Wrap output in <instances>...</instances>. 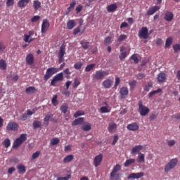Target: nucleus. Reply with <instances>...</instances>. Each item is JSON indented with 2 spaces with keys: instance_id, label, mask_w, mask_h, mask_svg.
Masks as SVG:
<instances>
[{
  "instance_id": "obj_20",
  "label": "nucleus",
  "mask_w": 180,
  "mask_h": 180,
  "mask_svg": "<svg viewBox=\"0 0 180 180\" xmlns=\"http://www.w3.org/2000/svg\"><path fill=\"white\" fill-rule=\"evenodd\" d=\"M75 5H77V2L75 0H73L70 4V6L67 8L66 15H69L72 11H74V8H75Z\"/></svg>"
},
{
  "instance_id": "obj_37",
  "label": "nucleus",
  "mask_w": 180,
  "mask_h": 180,
  "mask_svg": "<svg viewBox=\"0 0 180 180\" xmlns=\"http://www.w3.org/2000/svg\"><path fill=\"white\" fill-rule=\"evenodd\" d=\"M96 66V64H95V63H91V64L88 65L85 68L86 72H89V71H92V70H94V68H95Z\"/></svg>"
},
{
  "instance_id": "obj_34",
  "label": "nucleus",
  "mask_w": 180,
  "mask_h": 180,
  "mask_svg": "<svg viewBox=\"0 0 180 180\" xmlns=\"http://www.w3.org/2000/svg\"><path fill=\"white\" fill-rule=\"evenodd\" d=\"M72 160H74V156L72 155H68L64 158L63 162L67 164V162H71V161H72Z\"/></svg>"
},
{
  "instance_id": "obj_6",
  "label": "nucleus",
  "mask_w": 180,
  "mask_h": 180,
  "mask_svg": "<svg viewBox=\"0 0 180 180\" xmlns=\"http://www.w3.org/2000/svg\"><path fill=\"white\" fill-rule=\"evenodd\" d=\"M64 80V73L60 72L55 75L51 82V86H56V82Z\"/></svg>"
},
{
  "instance_id": "obj_62",
  "label": "nucleus",
  "mask_w": 180,
  "mask_h": 180,
  "mask_svg": "<svg viewBox=\"0 0 180 180\" xmlns=\"http://www.w3.org/2000/svg\"><path fill=\"white\" fill-rule=\"evenodd\" d=\"M15 4V0H7L6 1V6H13Z\"/></svg>"
},
{
  "instance_id": "obj_50",
  "label": "nucleus",
  "mask_w": 180,
  "mask_h": 180,
  "mask_svg": "<svg viewBox=\"0 0 180 180\" xmlns=\"http://www.w3.org/2000/svg\"><path fill=\"white\" fill-rule=\"evenodd\" d=\"M82 65H84L82 62H77L74 65V68L75 70H81V68H82Z\"/></svg>"
},
{
  "instance_id": "obj_39",
  "label": "nucleus",
  "mask_w": 180,
  "mask_h": 180,
  "mask_svg": "<svg viewBox=\"0 0 180 180\" xmlns=\"http://www.w3.org/2000/svg\"><path fill=\"white\" fill-rule=\"evenodd\" d=\"M26 94H34L36 92V88L34 86H29L25 89Z\"/></svg>"
},
{
  "instance_id": "obj_4",
  "label": "nucleus",
  "mask_w": 180,
  "mask_h": 180,
  "mask_svg": "<svg viewBox=\"0 0 180 180\" xmlns=\"http://www.w3.org/2000/svg\"><path fill=\"white\" fill-rule=\"evenodd\" d=\"M139 112L141 116H147L148 113H150V108L143 105V101H139L138 103Z\"/></svg>"
},
{
  "instance_id": "obj_58",
  "label": "nucleus",
  "mask_w": 180,
  "mask_h": 180,
  "mask_svg": "<svg viewBox=\"0 0 180 180\" xmlns=\"http://www.w3.org/2000/svg\"><path fill=\"white\" fill-rule=\"evenodd\" d=\"M173 50L174 53H176V51H180V44H176L173 46Z\"/></svg>"
},
{
  "instance_id": "obj_7",
  "label": "nucleus",
  "mask_w": 180,
  "mask_h": 180,
  "mask_svg": "<svg viewBox=\"0 0 180 180\" xmlns=\"http://www.w3.org/2000/svg\"><path fill=\"white\" fill-rule=\"evenodd\" d=\"M64 56H65V46L64 44L61 45L60 47L58 57V63L61 64L64 61Z\"/></svg>"
},
{
  "instance_id": "obj_54",
  "label": "nucleus",
  "mask_w": 180,
  "mask_h": 180,
  "mask_svg": "<svg viewBox=\"0 0 180 180\" xmlns=\"http://www.w3.org/2000/svg\"><path fill=\"white\" fill-rule=\"evenodd\" d=\"M57 95H55L52 98V103L53 106H57L58 105V101L57 100Z\"/></svg>"
},
{
  "instance_id": "obj_21",
  "label": "nucleus",
  "mask_w": 180,
  "mask_h": 180,
  "mask_svg": "<svg viewBox=\"0 0 180 180\" xmlns=\"http://www.w3.org/2000/svg\"><path fill=\"white\" fill-rule=\"evenodd\" d=\"M112 80L109 79H107L105 80H104L103 82V86H104V88H105L106 89H109V88H111L112 87Z\"/></svg>"
},
{
  "instance_id": "obj_33",
  "label": "nucleus",
  "mask_w": 180,
  "mask_h": 180,
  "mask_svg": "<svg viewBox=\"0 0 180 180\" xmlns=\"http://www.w3.org/2000/svg\"><path fill=\"white\" fill-rule=\"evenodd\" d=\"M33 34H34V30L29 31L28 34H25L24 37H23L24 41H27V39H30V37H32V36H33Z\"/></svg>"
},
{
  "instance_id": "obj_35",
  "label": "nucleus",
  "mask_w": 180,
  "mask_h": 180,
  "mask_svg": "<svg viewBox=\"0 0 180 180\" xmlns=\"http://www.w3.org/2000/svg\"><path fill=\"white\" fill-rule=\"evenodd\" d=\"M80 44L84 50H88L89 48V41H81Z\"/></svg>"
},
{
  "instance_id": "obj_64",
  "label": "nucleus",
  "mask_w": 180,
  "mask_h": 180,
  "mask_svg": "<svg viewBox=\"0 0 180 180\" xmlns=\"http://www.w3.org/2000/svg\"><path fill=\"white\" fill-rule=\"evenodd\" d=\"M82 8H83L82 5L81 4L78 5L75 8L76 13H79V12L82 11Z\"/></svg>"
},
{
  "instance_id": "obj_51",
  "label": "nucleus",
  "mask_w": 180,
  "mask_h": 180,
  "mask_svg": "<svg viewBox=\"0 0 180 180\" xmlns=\"http://www.w3.org/2000/svg\"><path fill=\"white\" fill-rule=\"evenodd\" d=\"M171 44H172V38L169 37L166 39L165 47L168 49V47H171Z\"/></svg>"
},
{
  "instance_id": "obj_15",
  "label": "nucleus",
  "mask_w": 180,
  "mask_h": 180,
  "mask_svg": "<svg viewBox=\"0 0 180 180\" xmlns=\"http://www.w3.org/2000/svg\"><path fill=\"white\" fill-rule=\"evenodd\" d=\"M164 19L166 22H172L174 20V13L171 11H166Z\"/></svg>"
},
{
  "instance_id": "obj_61",
  "label": "nucleus",
  "mask_w": 180,
  "mask_h": 180,
  "mask_svg": "<svg viewBox=\"0 0 180 180\" xmlns=\"http://www.w3.org/2000/svg\"><path fill=\"white\" fill-rule=\"evenodd\" d=\"M38 20H40V17L39 15H34L32 19L31 22L32 23H34L36 22H38Z\"/></svg>"
},
{
  "instance_id": "obj_42",
  "label": "nucleus",
  "mask_w": 180,
  "mask_h": 180,
  "mask_svg": "<svg viewBox=\"0 0 180 180\" xmlns=\"http://www.w3.org/2000/svg\"><path fill=\"white\" fill-rule=\"evenodd\" d=\"M84 32H85V29H84L82 31H81V28L79 27H78L73 30V34L75 36L78 34V33H81V34H83Z\"/></svg>"
},
{
  "instance_id": "obj_17",
  "label": "nucleus",
  "mask_w": 180,
  "mask_h": 180,
  "mask_svg": "<svg viewBox=\"0 0 180 180\" xmlns=\"http://www.w3.org/2000/svg\"><path fill=\"white\" fill-rule=\"evenodd\" d=\"M122 99H124L129 95V89L127 87H122L120 90Z\"/></svg>"
},
{
  "instance_id": "obj_12",
  "label": "nucleus",
  "mask_w": 180,
  "mask_h": 180,
  "mask_svg": "<svg viewBox=\"0 0 180 180\" xmlns=\"http://www.w3.org/2000/svg\"><path fill=\"white\" fill-rule=\"evenodd\" d=\"M120 169H122V166L119 164L116 165L113 169L112 171L110 173V178H112V179H113V178H115V176H116V174H117V172H119L120 171Z\"/></svg>"
},
{
  "instance_id": "obj_47",
  "label": "nucleus",
  "mask_w": 180,
  "mask_h": 180,
  "mask_svg": "<svg viewBox=\"0 0 180 180\" xmlns=\"http://www.w3.org/2000/svg\"><path fill=\"white\" fill-rule=\"evenodd\" d=\"M127 39V35L126 34H120L117 38L118 43H122V41L126 40Z\"/></svg>"
},
{
  "instance_id": "obj_28",
  "label": "nucleus",
  "mask_w": 180,
  "mask_h": 180,
  "mask_svg": "<svg viewBox=\"0 0 180 180\" xmlns=\"http://www.w3.org/2000/svg\"><path fill=\"white\" fill-rule=\"evenodd\" d=\"M54 116V114L51 112H48L47 115H45V117L44 118V122L46 123V126H49V122H50V119Z\"/></svg>"
},
{
  "instance_id": "obj_32",
  "label": "nucleus",
  "mask_w": 180,
  "mask_h": 180,
  "mask_svg": "<svg viewBox=\"0 0 180 180\" xmlns=\"http://www.w3.org/2000/svg\"><path fill=\"white\" fill-rule=\"evenodd\" d=\"M166 75L164 72L159 73L158 75V82H164L165 81Z\"/></svg>"
},
{
  "instance_id": "obj_46",
  "label": "nucleus",
  "mask_w": 180,
  "mask_h": 180,
  "mask_svg": "<svg viewBox=\"0 0 180 180\" xmlns=\"http://www.w3.org/2000/svg\"><path fill=\"white\" fill-rule=\"evenodd\" d=\"M151 88H153V82H148V84L145 86L143 90L145 92H148Z\"/></svg>"
},
{
  "instance_id": "obj_9",
  "label": "nucleus",
  "mask_w": 180,
  "mask_h": 180,
  "mask_svg": "<svg viewBox=\"0 0 180 180\" xmlns=\"http://www.w3.org/2000/svg\"><path fill=\"white\" fill-rule=\"evenodd\" d=\"M18 129L19 124L15 122H11L6 126L7 131H18Z\"/></svg>"
},
{
  "instance_id": "obj_56",
  "label": "nucleus",
  "mask_w": 180,
  "mask_h": 180,
  "mask_svg": "<svg viewBox=\"0 0 180 180\" xmlns=\"http://www.w3.org/2000/svg\"><path fill=\"white\" fill-rule=\"evenodd\" d=\"M71 178V174H67L66 176L63 177V176H59L57 178V180H69Z\"/></svg>"
},
{
  "instance_id": "obj_25",
  "label": "nucleus",
  "mask_w": 180,
  "mask_h": 180,
  "mask_svg": "<svg viewBox=\"0 0 180 180\" xmlns=\"http://www.w3.org/2000/svg\"><path fill=\"white\" fill-rule=\"evenodd\" d=\"M116 9H117V4H116V3L107 6V11L109 12V13L115 12Z\"/></svg>"
},
{
  "instance_id": "obj_60",
  "label": "nucleus",
  "mask_w": 180,
  "mask_h": 180,
  "mask_svg": "<svg viewBox=\"0 0 180 180\" xmlns=\"http://www.w3.org/2000/svg\"><path fill=\"white\" fill-rule=\"evenodd\" d=\"M85 115V112L82 111H77L74 114V117H79V116H84Z\"/></svg>"
},
{
  "instance_id": "obj_49",
  "label": "nucleus",
  "mask_w": 180,
  "mask_h": 180,
  "mask_svg": "<svg viewBox=\"0 0 180 180\" xmlns=\"http://www.w3.org/2000/svg\"><path fill=\"white\" fill-rule=\"evenodd\" d=\"M81 82L78 79V78L74 79V82L72 84V88H78V86L80 85Z\"/></svg>"
},
{
  "instance_id": "obj_48",
  "label": "nucleus",
  "mask_w": 180,
  "mask_h": 180,
  "mask_svg": "<svg viewBox=\"0 0 180 180\" xmlns=\"http://www.w3.org/2000/svg\"><path fill=\"white\" fill-rule=\"evenodd\" d=\"M3 144L6 148H9V147H11V139H6L3 142Z\"/></svg>"
},
{
  "instance_id": "obj_1",
  "label": "nucleus",
  "mask_w": 180,
  "mask_h": 180,
  "mask_svg": "<svg viewBox=\"0 0 180 180\" xmlns=\"http://www.w3.org/2000/svg\"><path fill=\"white\" fill-rule=\"evenodd\" d=\"M27 140V134H22L20 135V137L17 138L13 143V148H18V147H20V145L22 143H25Z\"/></svg>"
},
{
  "instance_id": "obj_16",
  "label": "nucleus",
  "mask_w": 180,
  "mask_h": 180,
  "mask_svg": "<svg viewBox=\"0 0 180 180\" xmlns=\"http://www.w3.org/2000/svg\"><path fill=\"white\" fill-rule=\"evenodd\" d=\"M160 7L158 6H154L148 9L147 11L148 16H151V15H154L157 11H160Z\"/></svg>"
},
{
  "instance_id": "obj_40",
  "label": "nucleus",
  "mask_w": 180,
  "mask_h": 180,
  "mask_svg": "<svg viewBox=\"0 0 180 180\" xmlns=\"http://www.w3.org/2000/svg\"><path fill=\"white\" fill-rule=\"evenodd\" d=\"M134 162H136V159H129L126 160L124 165V167H129V165H131V164H134Z\"/></svg>"
},
{
  "instance_id": "obj_10",
  "label": "nucleus",
  "mask_w": 180,
  "mask_h": 180,
  "mask_svg": "<svg viewBox=\"0 0 180 180\" xmlns=\"http://www.w3.org/2000/svg\"><path fill=\"white\" fill-rule=\"evenodd\" d=\"M103 160V155L99 154L98 155H96L94 158V167H99L101 164L102 163V160Z\"/></svg>"
},
{
  "instance_id": "obj_44",
  "label": "nucleus",
  "mask_w": 180,
  "mask_h": 180,
  "mask_svg": "<svg viewBox=\"0 0 180 180\" xmlns=\"http://www.w3.org/2000/svg\"><path fill=\"white\" fill-rule=\"evenodd\" d=\"M58 143H60V139L54 138V139H51L50 144H51V146H57V144H58Z\"/></svg>"
},
{
  "instance_id": "obj_22",
  "label": "nucleus",
  "mask_w": 180,
  "mask_h": 180,
  "mask_svg": "<svg viewBox=\"0 0 180 180\" xmlns=\"http://www.w3.org/2000/svg\"><path fill=\"white\" fill-rule=\"evenodd\" d=\"M75 26H77V22H75L74 20H70L67 22V29H68V30L74 29Z\"/></svg>"
},
{
  "instance_id": "obj_11",
  "label": "nucleus",
  "mask_w": 180,
  "mask_h": 180,
  "mask_svg": "<svg viewBox=\"0 0 180 180\" xmlns=\"http://www.w3.org/2000/svg\"><path fill=\"white\" fill-rule=\"evenodd\" d=\"M49 27H50V23L47 19L43 20L42 25H41V33H46L47 30H49Z\"/></svg>"
},
{
  "instance_id": "obj_36",
  "label": "nucleus",
  "mask_w": 180,
  "mask_h": 180,
  "mask_svg": "<svg viewBox=\"0 0 180 180\" xmlns=\"http://www.w3.org/2000/svg\"><path fill=\"white\" fill-rule=\"evenodd\" d=\"M82 129V130H84V131H89V130L92 129V127H91V124L89 122H85Z\"/></svg>"
},
{
  "instance_id": "obj_23",
  "label": "nucleus",
  "mask_w": 180,
  "mask_h": 180,
  "mask_svg": "<svg viewBox=\"0 0 180 180\" xmlns=\"http://www.w3.org/2000/svg\"><path fill=\"white\" fill-rule=\"evenodd\" d=\"M17 169L18 170V174H23L26 172V167L23 164L17 165Z\"/></svg>"
},
{
  "instance_id": "obj_31",
  "label": "nucleus",
  "mask_w": 180,
  "mask_h": 180,
  "mask_svg": "<svg viewBox=\"0 0 180 180\" xmlns=\"http://www.w3.org/2000/svg\"><path fill=\"white\" fill-rule=\"evenodd\" d=\"M116 129H117V124H116V123L111 122V123L109 124V125H108V131L110 133H112V131H113V130H116Z\"/></svg>"
},
{
  "instance_id": "obj_29",
  "label": "nucleus",
  "mask_w": 180,
  "mask_h": 180,
  "mask_svg": "<svg viewBox=\"0 0 180 180\" xmlns=\"http://www.w3.org/2000/svg\"><path fill=\"white\" fill-rule=\"evenodd\" d=\"M27 4H29V0H20L18 3V6L22 8H25Z\"/></svg>"
},
{
  "instance_id": "obj_27",
  "label": "nucleus",
  "mask_w": 180,
  "mask_h": 180,
  "mask_svg": "<svg viewBox=\"0 0 180 180\" xmlns=\"http://www.w3.org/2000/svg\"><path fill=\"white\" fill-rule=\"evenodd\" d=\"M33 6L34 11H39V9H40V8L41 7V2H40V1L39 0H34L33 1Z\"/></svg>"
},
{
  "instance_id": "obj_3",
  "label": "nucleus",
  "mask_w": 180,
  "mask_h": 180,
  "mask_svg": "<svg viewBox=\"0 0 180 180\" xmlns=\"http://www.w3.org/2000/svg\"><path fill=\"white\" fill-rule=\"evenodd\" d=\"M60 70L57 68H49L46 70V74L44 76V80L48 81V79H50L54 75V74H56V72H58Z\"/></svg>"
},
{
  "instance_id": "obj_53",
  "label": "nucleus",
  "mask_w": 180,
  "mask_h": 180,
  "mask_svg": "<svg viewBox=\"0 0 180 180\" xmlns=\"http://www.w3.org/2000/svg\"><path fill=\"white\" fill-rule=\"evenodd\" d=\"M131 60H133L135 64H139V57L137 56V54H133L131 56Z\"/></svg>"
},
{
  "instance_id": "obj_45",
  "label": "nucleus",
  "mask_w": 180,
  "mask_h": 180,
  "mask_svg": "<svg viewBox=\"0 0 180 180\" xmlns=\"http://www.w3.org/2000/svg\"><path fill=\"white\" fill-rule=\"evenodd\" d=\"M63 74L65 75V78L67 79H70V75H71V71H70V68H66L63 70Z\"/></svg>"
},
{
  "instance_id": "obj_24",
  "label": "nucleus",
  "mask_w": 180,
  "mask_h": 180,
  "mask_svg": "<svg viewBox=\"0 0 180 180\" xmlns=\"http://www.w3.org/2000/svg\"><path fill=\"white\" fill-rule=\"evenodd\" d=\"M143 150V146L138 145L132 148L131 150V154H135L136 153H140Z\"/></svg>"
},
{
  "instance_id": "obj_26",
  "label": "nucleus",
  "mask_w": 180,
  "mask_h": 180,
  "mask_svg": "<svg viewBox=\"0 0 180 180\" xmlns=\"http://www.w3.org/2000/svg\"><path fill=\"white\" fill-rule=\"evenodd\" d=\"M84 117H79L72 122V126H78V124H82L84 123Z\"/></svg>"
},
{
  "instance_id": "obj_5",
  "label": "nucleus",
  "mask_w": 180,
  "mask_h": 180,
  "mask_svg": "<svg viewBox=\"0 0 180 180\" xmlns=\"http://www.w3.org/2000/svg\"><path fill=\"white\" fill-rule=\"evenodd\" d=\"M178 164V159L174 158L172 159L165 166V172H169L171 169H174Z\"/></svg>"
},
{
  "instance_id": "obj_8",
  "label": "nucleus",
  "mask_w": 180,
  "mask_h": 180,
  "mask_svg": "<svg viewBox=\"0 0 180 180\" xmlns=\"http://www.w3.org/2000/svg\"><path fill=\"white\" fill-rule=\"evenodd\" d=\"M148 28L147 27H143L139 31V37L141 39H148Z\"/></svg>"
},
{
  "instance_id": "obj_18",
  "label": "nucleus",
  "mask_w": 180,
  "mask_h": 180,
  "mask_svg": "<svg viewBox=\"0 0 180 180\" xmlns=\"http://www.w3.org/2000/svg\"><path fill=\"white\" fill-rule=\"evenodd\" d=\"M120 55L119 56L120 60H124L126 57H127V52L126 51V47L121 46L120 47Z\"/></svg>"
},
{
  "instance_id": "obj_63",
  "label": "nucleus",
  "mask_w": 180,
  "mask_h": 180,
  "mask_svg": "<svg viewBox=\"0 0 180 180\" xmlns=\"http://www.w3.org/2000/svg\"><path fill=\"white\" fill-rule=\"evenodd\" d=\"M105 44H110L112 43V38L110 37H107L104 40Z\"/></svg>"
},
{
  "instance_id": "obj_13",
  "label": "nucleus",
  "mask_w": 180,
  "mask_h": 180,
  "mask_svg": "<svg viewBox=\"0 0 180 180\" xmlns=\"http://www.w3.org/2000/svg\"><path fill=\"white\" fill-rule=\"evenodd\" d=\"M127 130H129V131H137V130H139L140 127H139V124H137V123L134 122L131 124H129L127 126Z\"/></svg>"
},
{
  "instance_id": "obj_38",
  "label": "nucleus",
  "mask_w": 180,
  "mask_h": 180,
  "mask_svg": "<svg viewBox=\"0 0 180 180\" xmlns=\"http://www.w3.org/2000/svg\"><path fill=\"white\" fill-rule=\"evenodd\" d=\"M33 129H40L41 127V122L40 121H34L32 123Z\"/></svg>"
},
{
  "instance_id": "obj_59",
  "label": "nucleus",
  "mask_w": 180,
  "mask_h": 180,
  "mask_svg": "<svg viewBox=\"0 0 180 180\" xmlns=\"http://www.w3.org/2000/svg\"><path fill=\"white\" fill-rule=\"evenodd\" d=\"M40 155V151H36L32 154V160H36V158H38V157Z\"/></svg>"
},
{
  "instance_id": "obj_43",
  "label": "nucleus",
  "mask_w": 180,
  "mask_h": 180,
  "mask_svg": "<svg viewBox=\"0 0 180 180\" xmlns=\"http://www.w3.org/2000/svg\"><path fill=\"white\" fill-rule=\"evenodd\" d=\"M138 162H144L145 161V156L144 154L139 153L137 158Z\"/></svg>"
},
{
  "instance_id": "obj_57",
  "label": "nucleus",
  "mask_w": 180,
  "mask_h": 180,
  "mask_svg": "<svg viewBox=\"0 0 180 180\" xmlns=\"http://www.w3.org/2000/svg\"><path fill=\"white\" fill-rule=\"evenodd\" d=\"M176 143V141L175 140H170L167 141V146L169 147H174L175 144Z\"/></svg>"
},
{
  "instance_id": "obj_19",
  "label": "nucleus",
  "mask_w": 180,
  "mask_h": 180,
  "mask_svg": "<svg viewBox=\"0 0 180 180\" xmlns=\"http://www.w3.org/2000/svg\"><path fill=\"white\" fill-rule=\"evenodd\" d=\"M26 63L28 65H32V64L34 63V57L33 56V54L30 53L27 56L26 58Z\"/></svg>"
},
{
  "instance_id": "obj_52",
  "label": "nucleus",
  "mask_w": 180,
  "mask_h": 180,
  "mask_svg": "<svg viewBox=\"0 0 180 180\" xmlns=\"http://www.w3.org/2000/svg\"><path fill=\"white\" fill-rule=\"evenodd\" d=\"M136 84H137V81H136V80H133V81L129 82V85L130 86L131 91H133V89H134V88H136Z\"/></svg>"
},
{
  "instance_id": "obj_41",
  "label": "nucleus",
  "mask_w": 180,
  "mask_h": 180,
  "mask_svg": "<svg viewBox=\"0 0 180 180\" xmlns=\"http://www.w3.org/2000/svg\"><path fill=\"white\" fill-rule=\"evenodd\" d=\"M161 91H162L161 89H158L157 90L150 91L148 94L149 98H152V96H154V95H155L156 94H160V92H161Z\"/></svg>"
},
{
  "instance_id": "obj_2",
  "label": "nucleus",
  "mask_w": 180,
  "mask_h": 180,
  "mask_svg": "<svg viewBox=\"0 0 180 180\" xmlns=\"http://www.w3.org/2000/svg\"><path fill=\"white\" fill-rule=\"evenodd\" d=\"M108 75H109V70H97L94 74H93L92 78L93 79L99 81L101 79H103L105 77H108Z\"/></svg>"
},
{
  "instance_id": "obj_14",
  "label": "nucleus",
  "mask_w": 180,
  "mask_h": 180,
  "mask_svg": "<svg viewBox=\"0 0 180 180\" xmlns=\"http://www.w3.org/2000/svg\"><path fill=\"white\" fill-rule=\"evenodd\" d=\"M144 175V172H139V173H131L128 176V179H139L141 178Z\"/></svg>"
},
{
  "instance_id": "obj_55",
  "label": "nucleus",
  "mask_w": 180,
  "mask_h": 180,
  "mask_svg": "<svg viewBox=\"0 0 180 180\" xmlns=\"http://www.w3.org/2000/svg\"><path fill=\"white\" fill-rule=\"evenodd\" d=\"M60 110L61 112H63V113H67L68 110V105H63L60 107Z\"/></svg>"
},
{
  "instance_id": "obj_30",
  "label": "nucleus",
  "mask_w": 180,
  "mask_h": 180,
  "mask_svg": "<svg viewBox=\"0 0 180 180\" xmlns=\"http://www.w3.org/2000/svg\"><path fill=\"white\" fill-rule=\"evenodd\" d=\"M7 67H8V65L6 64V61L4 59H1L0 70H1L2 71H4L5 70H6Z\"/></svg>"
}]
</instances>
